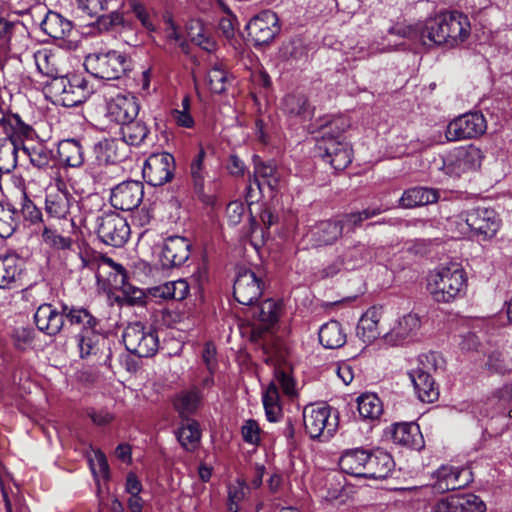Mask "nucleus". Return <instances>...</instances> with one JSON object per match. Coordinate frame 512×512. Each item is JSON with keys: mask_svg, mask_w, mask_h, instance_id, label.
Instances as JSON below:
<instances>
[{"mask_svg": "<svg viewBox=\"0 0 512 512\" xmlns=\"http://www.w3.org/2000/svg\"><path fill=\"white\" fill-rule=\"evenodd\" d=\"M389 33L419 41L424 46L455 47L468 39L471 34V25L465 14L446 11L427 19L419 28L393 27Z\"/></svg>", "mask_w": 512, "mask_h": 512, "instance_id": "f257e3e1", "label": "nucleus"}, {"mask_svg": "<svg viewBox=\"0 0 512 512\" xmlns=\"http://www.w3.org/2000/svg\"><path fill=\"white\" fill-rule=\"evenodd\" d=\"M103 205V200L97 195L84 199L81 203L83 220L88 222L95 219L96 231L100 240L106 245L122 247L129 239L130 227L126 219L114 211L109 210L95 215L92 208H97L98 212H101Z\"/></svg>", "mask_w": 512, "mask_h": 512, "instance_id": "f03ea898", "label": "nucleus"}, {"mask_svg": "<svg viewBox=\"0 0 512 512\" xmlns=\"http://www.w3.org/2000/svg\"><path fill=\"white\" fill-rule=\"evenodd\" d=\"M466 287L465 272L457 263L441 267L430 276L428 289L437 302L448 303L458 297Z\"/></svg>", "mask_w": 512, "mask_h": 512, "instance_id": "7ed1b4c3", "label": "nucleus"}, {"mask_svg": "<svg viewBox=\"0 0 512 512\" xmlns=\"http://www.w3.org/2000/svg\"><path fill=\"white\" fill-rule=\"evenodd\" d=\"M86 70L99 79H119L130 70L131 61L116 50L89 54L84 61Z\"/></svg>", "mask_w": 512, "mask_h": 512, "instance_id": "20e7f679", "label": "nucleus"}, {"mask_svg": "<svg viewBox=\"0 0 512 512\" xmlns=\"http://www.w3.org/2000/svg\"><path fill=\"white\" fill-rule=\"evenodd\" d=\"M303 423L310 438L327 441L337 430L338 416L332 415L328 405H308L303 410Z\"/></svg>", "mask_w": 512, "mask_h": 512, "instance_id": "39448f33", "label": "nucleus"}, {"mask_svg": "<svg viewBox=\"0 0 512 512\" xmlns=\"http://www.w3.org/2000/svg\"><path fill=\"white\" fill-rule=\"evenodd\" d=\"M350 126L349 122H345L342 118L332 120L329 125L322 126V138L329 136L330 145L323 147L318 146L319 150H324L325 154L321 155L336 170H343L351 163V158L347 151L340 148L341 133Z\"/></svg>", "mask_w": 512, "mask_h": 512, "instance_id": "423d86ee", "label": "nucleus"}, {"mask_svg": "<svg viewBox=\"0 0 512 512\" xmlns=\"http://www.w3.org/2000/svg\"><path fill=\"white\" fill-rule=\"evenodd\" d=\"M122 340L126 349L138 357L154 356L159 348L157 333L139 322L129 324L124 329Z\"/></svg>", "mask_w": 512, "mask_h": 512, "instance_id": "0eeeda50", "label": "nucleus"}, {"mask_svg": "<svg viewBox=\"0 0 512 512\" xmlns=\"http://www.w3.org/2000/svg\"><path fill=\"white\" fill-rule=\"evenodd\" d=\"M482 158V151L476 146L456 148L443 159L441 169L449 176L459 177L463 173L479 168Z\"/></svg>", "mask_w": 512, "mask_h": 512, "instance_id": "6e6552de", "label": "nucleus"}, {"mask_svg": "<svg viewBox=\"0 0 512 512\" xmlns=\"http://www.w3.org/2000/svg\"><path fill=\"white\" fill-rule=\"evenodd\" d=\"M487 122L480 112H469L452 120L446 128L448 141L477 138L485 133Z\"/></svg>", "mask_w": 512, "mask_h": 512, "instance_id": "1a4fd4ad", "label": "nucleus"}, {"mask_svg": "<svg viewBox=\"0 0 512 512\" xmlns=\"http://www.w3.org/2000/svg\"><path fill=\"white\" fill-rule=\"evenodd\" d=\"M280 388L288 396L295 394L294 380L285 371L277 369L275 371V378L268 385L263 395V405L267 419L270 422H276L281 416L282 410L279 405Z\"/></svg>", "mask_w": 512, "mask_h": 512, "instance_id": "9d476101", "label": "nucleus"}, {"mask_svg": "<svg viewBox=\"0 0 512 512\" xmlns=\"http://www.w3.org/2000/svg\"><path fill=\"white\" fill-rule=\"evenodd\" d=\"M143 177L151 186H162L174 177L175 159L167 152L150 155L143 166Z\"/></svg>", "mask_w": 512, "mask_h": 512, "instance_id": "9b49d317", "label": "nucleus"}, {"mask_svg": "<svg viewBox=\"0 0 512 512\" xmlns=\"http://www.w3.org/2000/svg\"><path fill=\"white\" fill-rule=\"evenodd\" d=\"M465 222L481 240L494 237L500 227V220L493 209L477 207L464 214Z\"/></svg>", "mask_w": 512, "mask_h": 512, "instance_id": "f8f14e48", "label": "nucleus"}, {"mask_svg": "<svg viewBox=\"0 0 512 512\" xmlns=\"http://www.w3.org/2000/svg\"><path fill=\"white\" fill-rule=\"evenodd\" d=\"M264 283L256 273L250 269H240L233 286V295L242 305H252L263 292Z\"/></svg>", "mask_w": 512, "mask_h": 512, "instance_id": "ddd939ff", "label": "nucleus"}, {"mask_svg": "<svg viewBox=\"0 0 512 512\" xmlns=\"http://www.w3.org/2000/svg\"><path fill=\"white\" fill-rule=\"evenodd\" d=\"M278 16L271 10H265L254 16L247 24L248 35L256 45H264L271 42L279 33Z\"/></svg>", "mask_w": 512, "mask_h": 512, "instance_id": "4468645a", "label": "nucleus"}, {"mask_svg": "<svg viewBox=\"0 0 512 512\" xmlns=\"http://www.w3.org/2000/svg\"><path fill=\"white\" fill-rule=\"evenodd\" d=\"M33 133L29 125V131L25 134L5 133V137L0 138V173H11L17 167L19 151L24 147L23 140L32 138Z\"/></svg>", "mask_w": 512, "mask_h": 512, "instance_id": "2eb2a0df", "label": "nucleus"}, {"mask_svg": "<svg viewBox=\"0 0 512 512\" xmlns=\"http://www.w3.org/2000/svg\"><path fill=\"white\" fill-rule=\"evenodd\" d=\"M144 196V185L140 181H125L111 190V205L122 211H131L137 208Z\"/></svg>", "mask_w": 512, "mask_h": 512, "instance_id": "dca6fc26", "label": "nucleus"}, {"mask_svg": "<svg viewBox=\"0 0 512 512\" xmlns=\"http://www.w3.org/2000/svg\"><path fill=\"white\" fill-rule=\"evenodd\" d=\"M191 243L182 236H170L165 239L160 260L165 268L179 267L186 263L191 255Z\"/></svg>", "mask_w": 512, "mask_h": 512, "instance_id": "f3484780", "label": "nucleus"}, {"mask_svg": "<svg viewBox=\"0 0 512 512\" xmlns=\"http://www.w3.org/2000/svg\"><path fill=\"white\" fill-rule=\"evenodd\" d=\"M64 305L62 303L59 310L50 303L41 304L34 314V322L38 330L48 336L59 334L65 325Z\"/></svg>", "mask_w": 512, "mask_h": 512, "instance_id": "a211bd4d", "label": "nucleus"}, {"mask_svg": "<svg viewBox=\"0 0 512 512\" xmlns=\"http://www.w3.org/2000/svg\"><path fill=\"white\" fill-rule=\"evenodd\" d=\"M280 177L281 175L273 162H263L258 156H255L253 181L250 180V184L247 187V198L253 197V185L257 187L260 193H262L265 185L271 191L277 190L280 184Z\"/></svg>", "mask_w": 512, "mask_h": 512, "instance_id": "6ab92c4d", "label": "nucleus"}, {"mask_svg": "<svg viewBox=\"0 0 512 512\" xmlns=\"http://www.w3.org/2000/svg\"><path fill=\"white\" fill-rule=\"evenodd\" d=\"M434 512H486L483 500L474 494L452 495L440 499L433 507Z\"/></svg>", "mask_w": 512, "mask_h": 512, "instance_id": "aec40b11", "label": "nucleus"}, {"mask_svg": "<svg viewBox=\"0 0 512 512\" xmlns=\"http://www.w3.org/2000/svg\"><path fill=\"white\" fill-rule=\"evenodd\" d=\"M139 113V104L132 95L118 94L107 104L108 118L120 126L133 120Z\"/></svg>", "mask_w": 512, "mask_h": 512, "instance_id": "412c9836", "label": "nucleus"}, {"mask_svg": "<svg viewBox=\"0 0 512 512\" xmlns=\"http://www.w3.org/2000/svg\"><path fill=\"white\" fill-rule=\"evenodd\" d=\"M74 208L82 209L76 198L66 190H56L46 195L45 212L51 218L66 219Z\"/></svg>", "mask_w": 512, "mask_h": 512, "instance_id": "4be33fe9", "label": "nucleus"}, {"mask_svg": "<svg viewBox=\"0 0 512 512\" xmlns=\"http://www.w3.org/2000/svg\"><path fill=\"white\" fill-rule=\"evenodd\" d=\"M95 162L98 166L121 162L128 156L129 148L120 139H103L94 145Z\"/></svg>", "mask_w": 512, "mask_h": 512, "instance_id": "5701e85b", "label": "nucleus"}, {"mask_svg": "<svg viewBox=\"0 0 512 512\" xmlns=\"http://www.w3.org/2000/svg\"><path fill=\"white\" fill-rule=\"evenodd\" d=\"M382 310L378 307L369 308L359 319L357 324V336L366 345L373 343L386 331L380 326Z\"/></svg>", "mask_w": 512, "mask_h": 512, "instance_id": "b1692460", "label": "nucleus"}, {"mask_svg": "<svg viewBox=\"0 0 512 512\" xmlns=\"http://www.w3.org/2000/svg\"><path fill=\"white\" fill-rule=\"evenodd\" d=\"M466 472L464 469H459L449 465H442L433 474L435 481L433 488L438 493H445L451 490L463 488L468 479H462L463 474Z\"/></svg>", "mask_w": 512, "mask_h": 512, "instance_id": "393cba45", "label": "nucleus"}, {"mask_svg": "<svg viewBox=\"0 0 512 512\" xmlns=\"http://www.w3.org/2000/svg\"><path fill=\"white\" fill-rule=\"evenodd\" d=\"M391 437L394 443L418 451L425 445L419 426L413 422L394 424Z\"/></svg>", "mask_w": 512, "mask_h": 512, "instance_id": "a878e982", "label": "nucleus"}, {"mask_svg": "<svg viewBox=\"0 0 512 512\" xmlns=\"http://www.w3.org/2000/svg\"><path fill=\"white\" fill-rule=\"evenodd\" d=\"M421 327V321L417 314L404 315L390 331L384 333L386 342L398 345L416 335Z\"/></svg>", "mask_w": 512, "mask_h": 512, "instance_id": "bb28decb", "label": "nucleus"}, {"mask_svg": "<svg viewBox=\"0 0 512 512\" xmlns=\"http://www.w3.org/2000/svg\"><path fill=\"white\" fill-rule=\"evenodd\" d=\"M395 462L392 456L382 450L373 449V455L368 464L367 470L362 473L363 478L367 479H386L394 470Z\"/></svg>", "mask_w": 512, "mask_h": 512, "instance_id": "cd10ccee", "label": "nucleus"}, {"mask_svg": "<svg viewBox=\"0 0 512 512\" xmlns=\"http://www.w3.org/2000/svg\"><path fill=\"white\" fill-rule=\"evenodd\" d=\"M65 321L70 326L76 327L79 333L87 332L88 330H95L99 326V319L92 314V312L83 306L64 305Z\"/></svg>", "mask_w": 512, "mask_h": 512, "instance_id": "c85d7f7f", "label": "nucleus"}, {"mask_svg": "<svg viewBox=\"0 0 512 512\" xmlns=\"http://www.w3.org/2000/svg\"><path fill=\"white\" fill-rule=\"evenodd\" d=\"M418 398L422 402L432 403L438 399L439 391L433 377L424 369L416 368L409 372Z\"/></svg>", "mask_w": 512, "mask_h": 512, "instance_id": "c756f323", "label": "nucleus"}, {"mask_svg": "<svg viewBox=\"0 0 512 512\" xmlns=\"http://www.w3.org/2000/svg\"><path fill=\"white\" fill-rule=\"evenodd\" d=\"M248 315L259 323L263 330H269L279 320L280 305L273 299H267L258 305H249Z\"/></svg>", "mask_w": 512, "mask_h": 512, "instance_id": "7c9ffc66", "label": "nucleus"}, {"mask_svg": "<svg viewBox=\"0 0 512 512\" xmlns=\"http://www.w3.org/2000/svg\"><path fill=\"white\" fill-rule=\"evenodd\" d=\"M282 110L291 119L305 121L313 112L307 96L300 92L287 94L282 100Z\"/></svg>", "mask_w": 512, "mask_h": 512, "instance_id": "2f4dec72", "label": "nucleus"}, {"mask_svg": "<svg viewBox=\"0 0 512 512\" xmlns=\"http://www.w3.org/2000/svg\"><path fill=\"white\" fill-rule=\"evenodd\" d=\"M91 93L92 89L89 86L88 81L75 75L69 79L66 91L64 92L62 98L58 100V105L64 107L77 106L86 101Z\"/></svg>", "mask_w": 512, "mask_h": 512, "instance_id": "473e14b6", "label": "nucleus"}, {"mask_svg": "<svg viewBox=\"0 0 512 512\" xmlns=\"http://www.w3.org/2000/svg\"><path fill=\"white\" fill-rule=\"evenodd\" d=\"M23 263L15 254L0 257V288H11L22 272Z\"/></svg>", "mask_w": 512, "mask_h": 512, "instance_id": "72a5a7b5", "label": "nucleus"}, {"mask_svg": "<svg viewBox=\"0 0 512 512\" xmlns=\"http://www.w3.org/2000/svg\"><path fill=\"white\" fill-rule=\"evenodd\" d=\"M438 191L432 188L415 187L406 190L400 198V206L413 208L434 203L438 200Z\"/></svg>", "mask_w": 512, "mask_h": 512, "instance_id": "f704fd0d", "label": "nucleus"}, {"mask_svg": "<svg viewBox=\"0 0 512 512\" xmlns=\"http://www.w3.org/2000/svg\"><path fill=\"white\" fill-rule=\"evenodd\" d=\"M130 26V21L125 17V11L121 6L109 13L102 12L93 23V27L101 33L116 32L119 28L128 29Z\"/></svg>", "mask_w": 512, "mask_h": 512, "instance_id": "c9c22d12", "label": "nucleus"}, {"mask_svg": "<svg viewBox=\"0 0 512 512\" xmlns=\"http://www.w3.org/2000/svg\"><path fill=\"white\" fill-rule=\"evenodd\" d=\"M59 160L69 167H80L84 163V150L79 140L65 139L59 142Z\"/></svg>", "mask_w": 512, "mask_h": 512, "instance_id": "e433bc0d", "label": "nucleus"}, {"mask_svg": "<svg viewBox=\"0 0 512 512\" xmlns=\"http://www.w3.org/2000/svg\"><path fill=\"white\" fill-rule=\"evenodd\" d=\"M121 141L128 147L139 146L149 134V128L141 119L134 118L120 126Z\"/></svg>", "mask_w": 512, "mask_h": 512, "instance_id": "4c0bfd02", "label": "nucleus"}, {"mask_svg": "<svg viewBox=\"0 0 512 512\" xmlns=\"http://www.w3.org/2000/svg\"><path fill=\"white\" fill-rule=\"evenodd\" d=\"M176 436L185 450L194 451L198 447L201 438L199 423L194 419H183L181 426L176 432Z\"/></svg>", "mask_w": 512, "mask_h": 512, "instance_id": "58836bf2", "label": "nucleus"}, {"mask_svg": "<svg viewBox=\"0 0 512 512\" xmlns=\"http://www.w3.org/2000/svg\"><path fill=\"white\" fill-rule=\"evenodd\" d=\"M41 29L54 39H64L72 31V23L56 12H49L41 23Z\"/></svg>", "mask_w": 512, "mask_h": 512, "instance_id": "ea45409f", "label": "nucleus"}, {"mask_svg": "<svg viewBox=\"0 0 512 512\" xmlns=\"http://www.w3.org/2000/svg\"><path fill=\"white\" fill-rule=\"evenodd\" d=\"M357 410L363 420L375 421L383 413V405L380 398L374 393H363L357 400Z\"/></svg>", "mask_w": 512, "mask_h": 512, "instance_id": "a19ab883", "label": "nucleus"}, {"mask_svg": "<svg viewBox=\"0 0 512 512\" xmlns=\"http://www.w3.org/2000/svg\"><path fill=\"white\" fill-rule=\"evenodd\" d=\"M187 34L192 43L207 52L216 49V42L210 30L200 20H191L187 25Z\"/></svg>", "mask_w": 512, "mask_h": 512, "instance_id": "79ce46f5", "label": "nucleus"}, {"mask_svg": "<svg viewBox=\"0 0 512 512\" xmlns=\"http://www.w3.org/2000/svg\"><path fill=\"white\" fill-rule=\"evenodd\" d=\"M343 227L338 221H322L312 231L315 244L329 245L335 242L342 234Z\"/></svg>", "mask_w": 512, "mask_h": 512, "instance_id": "37998d69", "label": "nucleus"}, {"mask_svg": "<svg viewBox=\"0 0 512 512\" xmlns=\"http://www.w3.org/2000/svg\"><path fill=\"white\" fill-rule=\"evenodd\" d=\"M319 341L325 348L335 349L345 344L346 335L343 333L340 323L332 320L320 328Z\"/></svg>", "mask_w": 512, "mask_h": 512, "instance_id": "c03bdc74", "label": "nucleus"}, {"mask_svg": "<svg viewBox=\"0 0 512 512\" xmlns=\"http://www.w3.org/2000/svg\"><path fill=\"white\" fill-rule=\"evenodd\" d=\"M201 393L198 388L180 392L174 400V407L183 419L193 414L201 403Z\"/></svg>", "mask_w": 512, "mask_h": 512, "instance_id": "a18cd8bd", "label": "nucleus"}, {"mask_svg": "<svg viewBox=\"0 0 512 512\" xmlns=\"http://www.w3.org/2000/svg\"><path fill=\"white\" fill-rule=\"evenodd\" d=\"M487 404L495 408L494 414L512 418V386L505 385L494 391Z\"/></svg>", "mask_w": 512, "mask_h": 512, "instance_id": "49530a36", "label": "nucleus"}, {"mask_svg": "<svg viewBox=\"0 0 512 512\" xmlns=\"http://www.w3.org/2000/svg\"><path fill=\"white\" fill-rule=\"evenodd\" d=\"M19 225L17 210L10 203L0 202V237H10Z\"/></svg>", "mask_w": 512, "mask_h": 512, "instance_id": "de8ad7c7", "label": "nucleus"}, {"mask_svg": "<svg viewBox=\"0 0 512 512\" xmlns=\"http://www.w3.org/2000/svg\"><path fill=\"white\" fill-rule=\"evenodd\" d=\"M232 78L223 64H214L207 74V82L211 92L216 94L224 93Z\"/></svg>", "mask_w": 512, "mask_h": 512, "instance_id": "09e8293b", "label": "nucleus"}, {"mask_svg": "<svg viewBox=\"0 0 512 512\" xmlns=\"http://www.w3.org/2000/svg\"><path fill=\"white\" fill-rule=\"evenodd\" d=\"M34 60L38 72L47 78L55 77L61 72L57 66V57L48 49L35 52Z\"/></svg>", "mask_w": 512, "mask_h": 512, "instance_id": "8fccbe9b", "label": "nucleus"}, {"mask_svg": "<svg viewBox=\"0 0 512 512\" xmlns=\"http://www.w3.org/2000/svg\"><path fill=\"white\" fill-rule=\"evenodd\" d=\"M28 131L29 125L24 123L18 114H14L0 105V133L25 134Z\"/></svg>", "mask_w": 512, "mask_h": 512, "instance_id": "3c124183", "label": "nucleus"}, {"mask_svg": "<svg viewBox=\"0 0 512 512\" xmlns=\"http://www.w3.org/2000/svg\"><path fill=\"white\" fill-rule=\"evenodd\" d=\"M206 152L203 148L195 155L190 163V176L194 185V189L198 194L204 191V183L207 176V170L204 165Z\"/></svg>", "mask_w": 512, "mask_h": 512, "instance_id": "603ef678", "label": "nucleus"}, {"mask_svg": "<svg viewBox=\"0 0 512 512\" xmlns=\"http://www.w3.org/2000/svg\"><path fill=\"white\" fill-rule=\"evenodd\" d=\"M101 336L95 330H88L84 333L77 334V344L81 358H87L91 355L97 354L99 351V342Z\"/></svg>", "mask_w": 512, "mask_h": 512, "instance_id": "864d4df0", "label": "nucleus"}, {"mask_svg": "<svg viewBox=\"0 0 512 512\" xmlns=\"http://www.w3.org/2000/svg\"><path fill=\"white\" fill-rule=\"evenodd\" d=\"M512 366L511 360L508 356L500 351L493 350L487 355V361L485 362V368L490 373H496L504 375L510 372Z\"/></svg>", "mask_w": 512, "mask_h": 512, "instance_id": "5fc2aeb1", "label": "nucleus"}, {"mask_svg": "<svg viewBox=\"0 0 512 512\" xmlns=\"http://www.w3.org/2000/svg\"><path fill=\"white\" fill-rule=\"evenodd\" d=\"M121 9L125 11V16L128 13H133L145 28L150 30L154 28L145 5L139 0H122Z\"/></svg>", "mask_w": 512, "mask_h": 512, "instance_id": "6e6d98bb", "label": "nucleus"}, {"mask_svg": "<svg viewBox=\"0 0 512 512\" xmlns=\"http://www.w3.org/2000/svg\"><path fill=\"white\" fill-rule=\"evenodd\" d=\"M24 30V25L18 19L12 20L0 17V41L8 45L12 38Z\"/></svg>", "mask_w": 512, "mask_h": 512, "instance_id": "4d7b16f0", "label": "nucleus"}, {"mask_svg": "<svg viewBox=\"0 0 512 512\" xmlns=\"http://www.w3.org/2000/svg\"><path fill=\"white\" fill-rule=\"evenodd\" d=\"M69 78L62 74V71L59 72L55 77H50L45 82L46 89L52 98L53 103L58 104V100L62 98L64 92L66 91V87L68 86Z\"/></svg>", "mask_w": 512, "mask_h": 512, "instance_id": "13d9d810", "label": "nucleus"}, {"mask_svg": "<svg viewBox=\"0 0 512 512\" xmlns=\"http://www.w3.org/2000/svg\"><path fill=\"white\" fill-rule=\"evenodd\" d=\"M22 152L29 157L32 165L37 168L47 167L50 163L51 152L42 145L35 146L32 149L22 147Z\"/></svg>", "mask_w": 512, "mask_h": 512, "instance_id": "bf43d9fd", "label": "nucleus"}, {"mask_svg": "<svg viewBox=\"0 0 512 512\" xmlns=\"http://www.w3.org/2000/svg\"><path fill=\"white\" fill-rule=\"evenodd\" d=\"M76 4L83 13L95 18L109 10V0H76Z\"/></svg>", "mask_w": 512, "mask_h": 512, "instance_id": "052dcab7", "label": "nucleus"}, {"mask_svg": "<svg viewBox=\"0 0 512 512\" xmlns=\"http://www.w3.org/2000/svg\"><path fill=\"white\" fill-rule=\"evenodd\" d=\"M21 213L23 218L32 224L42 222L41 210L28 198L26 193L21 195Z\"/></svg>", "mask_w": 512, "mask_h": 512, "instance_id": "680f3d73", "label": "nucleus"}, {"mask_svg": "<svg viewBox=\"0 0 512 512\" xmlns=\"http://www.w3.org/2000/svg\"><path fill=\"white\" fill-rule=\"evenodd\" d=\"M373 449L354 448V478H363L362 473L367 470Z\"/></svg>", "mask_w": 512, "mask_h": 512, "instance_id": "e2e57ef3", "label": "nucleus"}, {"mask_svg": "<svg viewBox=\"0 0 512 512\" xmlns=\"http://www.w3.org/2000/svg\"><path fill=\"white\" fill-rule=\"evenodd\" d=\"M242 436L245 442L257 444L260 440V429L255 420H247L242 427Z\"/></svg>", "mask_w": 512, "mask_h": 512, "instance_id": "0e129e2a", "label": "nucleus"}, {"mask_svg": "<svg viewBox=\"0 0 512 512\" xmlns=\"http://www.w3.org/2000/svg\"><path fill=\"white\" fill-rule=\"evenodd\" d=\"M91 469L94 474L99 472L103 477L108 476L109 465L107 462V458L104 453L100 450L94 451V457L89 459Z\"/></svg>", "mask_w": 512, "mask_h": 512, "instance_id": "69168bd1", "label": "nucleus"}, {"mask_svg": "<svg viewBox=\"0 0 512 512\" xmlns=\"http://www.w3.org/2000/svg\"><path fill=\"white\" fill-rule=\"evenodd\" d=\"M91 421L98 426H106L114 420V415L106 409H90L87 412Z\"/></svg>", "mask_w": 512, "mask_h": 512, "instance_id": "338daca9", "label": "nucleus"}, {"mask_svg": "<svg viewBox=\"0 0 512 512\" xmlns=\"http://www.w3.org/2000/svg\"><path fill=\"white\" fill-rule=\"evenodd\" d=\"M245 212V207L238 201L230 202L226 208V214L230 224L236 225L240 223L242 216Z\"/></svg>", "mask_w": 512, "mask_h": 512, "instance_id": "774afa93", "label": "nucleus"}]
</instances>
